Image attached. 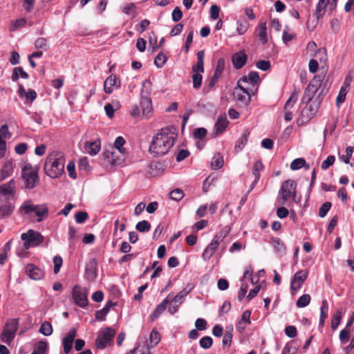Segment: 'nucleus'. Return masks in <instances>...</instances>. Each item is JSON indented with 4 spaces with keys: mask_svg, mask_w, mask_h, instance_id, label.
<instances>
[{
    "mask_svg": "<svg viewBox=\"0 0 354 354\" xmlns=\"http://www.w3.org/2000/svg\"><path fill=\"white\" fill-rule=\"evenodd\" d=\"M149 24L150 21L148 19H143L136 26V30L138 32H143L148 28Z\"/></svg>",
    "mask_w": 354,
    "mask_h": 354,
    "instance_id": "59",
    "label": "nucleus"
},
{
    "mask_svg": "<svg viewBox=\"0 0 354 354\" xmlns=\"http://www.w3.org/2000/svg\"><path fill=\"white\" fill-rule=\"evenodd\" d=\"M317 91L309 86L305 89L303 97L301 98L302 103L309 102L314 97Z\"/></svg>",
    "mask_w": 354,
    "mask_h": 354,
    "instance_id": "30",
    "label": "nucleus"
},
{
    "mask_svg": "<svg viewBox=\"0 0 354 354\" xmlns=\"http://www.w3.org/2000/svg\"><path fill=\"white\" fill-rule=\"evenodd\" d=\"M151 82L149 80H145L142 82V86L146 88V93L142 90L140 93L142 101L141 106L142 109V114L146 118H149L151 115L153 108L150 99L148 97V94L151 91Z\"/></svg>",
    "mask_w": 354,
    "mask_h": 354,
    "instance_id": "9",
    "label": "nucleus"
},
{
    "mask_svg": "<svg viewBox=\"0 0 354 354\" xmlns=\"http://www.w3.org/2000/svg\"><path fill=\"white\" fill-rule=\"evenodd\" d=\"M15 165L12 160H7L0 168V182L11 176L14 173Z\"/></svg>",
    "mask_w": 354,
    "mask_h": 354,
    "instance_id": "19",
    "label": "nucleus"
},
{
    "mask_svg": "<svg viewBox=\"0 0 354 354\" xmlns=\"http://www.w3.org/2000/svg\"><path fill=\"white\" fill-rule=\"evenodd\" d=\"M19 212L22 216L36 217L38 222L42 221L48 215V208L46 204L35 205L31 201H24Z\"/></svg>",
    "mask_w": 354,
    "mask_h": 354,
    "instance_id": "3",
    "label": "nucleus"
},
{
    "mask_svg": "<svg viewBox=\"0 0 354 354\" xmlns=\"http://www.w3.org/2000/svg\"><path fill=\"white\" fill-rule=\"evenodd\" d=\"M62 259L60 256H55L53 258L54 269L53 271L55 274L59 272L60 268L62 266Z\"/></svg>",
    "mask_w": 354,
    "mask_h": 354,
    "instance_id": "62",
    "label": "nucleus"
},
{
    "mask_svg": "<svg viewBox=\"0 0 354 354\" xmlns=\"http://www.w3.org/2000/svg\"><path fill=\"white\" fill-rule=\"evenodd\" d=\"M48 348V344L45 342H38L31 354H44Z\"/></svg>",
    "mask_w": 354,
    "mask_h": 354,
    "instance_id": "44",
    "label": "nucleus"
},
{
    "mask_svg": "<svg viewBox=\"0 0 354 354\" xmlns=\"http://www.w3.org/2000/svg\"><path fill=\"white\" fill-rule=\"evenodd\" d=\"M232 330H233V328H232V327H231L230 330L225 331V333L223 335V341H222L223 346H231V343H232Z\"/></svg>",
    "mask_w": 354,
    "mask_h": 354,
    "instance_id": "51",
    "label": "nucleus"
},
{
    "mask_svg": "<svg viewBox=\"0 0 354 354\" xmlns=\"http://www.w3.org/2000/svg\"><path fill=\"white\" fill-rule=\"evenodd\" d=\"M136 228L138 231L141 232H148L150 230L151 225L148 221L144 220L138 222L136 224Z\"/></svg>",
    "mask_w": 354,
    "mask_h": 354,
    "instance_id": "50",
    "label": "nucleus"
},
{
    "mask_svg": "<svg viewBox=\"0 0 354 354\" xmlns=\"http://www.w3.org/2000/svg\"><path fill=\"white\" fill-rule=\"evenodd\" d=\"M169 303V297H167L160 304L156 307L153 312L150 315V319L151 322L154 321L165 310Z\"/></svg>",
    "mask_w": 354,
    "mask_h": 354,
    "instance_id": "24",
    "label": "nucleus"
},
{
    "mask_svg": "<svg viewBox=\"0 0 354 354\" xmlns=\"http://www.w3.org/2000/svg\"><path fill=\"white\" fill-rule=\"evenodd\" d=\"M26 274L32 280H41L45 277V272L32 263H29L25 268Z\"/></svg>",
    "mask_w": 354,
    "mask_h": 354,
    "instance_id": "16",
    "label": "nucleus"
},
{
    "mask_svg": "<svg viewBox=\"0 0 354 354\" xmlns=\"http://www.w3.org/2000/svg\"><path fill=\"white\" fill-rule=\"evenodd\" d=\"M160 341V335L158 331L153 328L149 335V342L151 347H154L156 346Z\"/></svg>",
    "mask_w": 354,
    "mask_h": 354,
    "instance_id": "36",
    "label": "nucleus"
},
{
    "mask_svg": "<svg viewBox=\"0 0 354 354\" xmlns=\"http://www.w3.org/2000/svg\"><path fill=\"white\" fill-rule=\"evenodd\" d=\"M13 210L14 206L10 202L0 205V218L9 216L12 213Z\"/></svg>",
    "mask_w": 354,
    "mask_h": 354,
    "instance_id": "28",
    "label": "nucleus"
},
{
    "mask_svg": "<svg viewBox=\"0 0 354 354\" xmlns=\"http://www.w3.org/2000/svg\"><path fill=\"white\" fill-rule=\"evenodd\" d=\"M342 317V312L341 310H337L335 314L333 316L331 320V328L333 330L337 329L338 327L340 321Z\"/></svg>",
    "mask_w": 354,
    "mask_h": 354,
    "instance_id": "39",
    "label": "nucleus"
},
{
    "mask_svg": "<svg viewBox=\"0 0 354 354\" xmlns=\"http://www.w3.org/2000/svg\"><path fill=\"white\" fill-rule=\"evenodd\" d=\"M19 328V319H8L3 327V332L1 335L2 342L10 345L13 341L16 332Z\"/></svg>",
    "mask_w": 354,
    "mask_h": 354,
    "instance_id": "8",
    "label": "nucleus"
},
{
    "mask_svg": "<svg viewBox=\"0 0 354 354\" xmlns=\"http://www.w3.org/2000/svg\"><path fill=\"white\" fill-rule=\"evenodd\" d=\"M297 184L293 180H288L283 182L277 196V202L279 205H283L286 202L296 196Z\"/></svg>",
    "mask_w": 354,
    "mask_h": 354,
    "instance_id": "6",
    "label": "nucleus"
},
{
    "mask_svg": "<svg viewBox=\"0 0 354 354\" xmlns=\"http://www.w3.org/2000/svg\"><path fill=\"white\" fill-rule=\"evenodd\" d=\"M297 100V93L296 92H294L291 94L289 99L286 102L285 106H284V111H291V109L293 108Z\"/></svg>",
    "mask_w": 354,
    "mask_h": 354,
    "instance_id": "40",
    "label": "nucleus"
},
{
    "mask_svg": "<svg viewBox=\"0 0 354 354\" xmlns=\"http://www.w3.org/2000/svg\"><path fill=\"white\" fill-rule=\"evenodd\" d=\"M124 143H125V140L123 138V137L118 136L116 138V139L115 140L114 147H115V150H117L119 153L126 155L125 149L123 147Z\"/></svg>",
    "mask_w": 354,
    "mask_h": 354,
    "instance_id": "34",
    "label": "nucleus"
},
{
    "mask_svg": "<svg viewBox=\"0 0 354 354\" xmlns=\"http://www.w3.org/2000/svg\"><path fill=\"white\" fill-rule=\"evenodd\" d=\"M73 298L76 305L81 308H85L88 305V295L86 288L79 285L74 286L73 288Z\"/></svg>",
    "mask_w": 354,
    "mask_h": 354,
    "instance_id": "12",
    "label": "nucleus"
},
{
    "mask_svg": "<svg viewBox=\"0 0 354 354\" xmlns=\"http://www.w3.org/2000/svg\"><path fill=\"white\" fill-rule=\"evenodd\" d=\"M250 310H245L243 313L241 318L236 325V328L239 333H242L247 326L250 324Z\"/></svg>",
    "mask_w": 354,
    "mask_h": 354,
    "instance_id": "23",
    "label": "nucleus"
},
{
    "mask_svg": "<svg viewBox=\"0 0 354 354\" xmlns=\"http://www.w3.org/2000/svg\"><path fill=\"white\" fill-rule=\"evenodd\" d=\"M272 244L274 250L280 254H283L286 252V246L278 238H273L272 239Z\"/></svg>",
    "mask_w": 354,
    "mask_h": 354,
    "instance_id": "32",
    "label": "nucleus"
},
{
    "mask_svg": "<svg viewBox=\"0 0 354 354\" xmlns=\"http://www.w3.org/2000/svg\"><path fill=\"white\" fill-rule=\"evenodd\" d=\"M192 288L193 286L189 285L182 291L179 292L175 297H173L171 294L167 296L169 297V303L171 304L168 310L171 314H174L178 311V307L183 302L185 297L189 293Z\"/></svg>",
    "mask_w": 354,
    "mask_h": 354,
    "instance_id": "10",
    "label": "nucleus"
},
{
    "mask_svg": "<svg viewBox=\"0 0 354 354\" xmlns=\"http://www.w3.org/2000/svg\"><path fill=\"white\" fill-rule=\"evenodd\" d=\"M19 75L23 79H28V73L26 72H25L21 67H16V68H15L14 70H13L12 75V81H17L19 79Z\"/></svg>",
    "mask_w": 354,
    "mask_h": 354,
    "instance_id": "35",
    "label": "nucleus"
},
{
    "mask_svg": "<svg viewBox=\"0 0 354 354\" xmlns=\"http://www.w3.org/2000/svg\"><path fill=\"white\" fill-rule=\"evenodd\" d=\"M167 61V57L163 53H159L156 57L154 64L158 68H162Z\"/></svg>",
    "mask_w": 354,
    "mask_h": 354,
    "instance_id": "53",
    "label": "nucleus"
},
{
    "mask_svg": "<svg viewBox=\"0 0 354 354\" xmlns=\"http://www.w3.org/2000/svg\"><path fill=\"white\" fill-rule=\"evenodd\" d=\"M21 176L26 183V187L32 189L39 183L38 168L30 163H26L21 168Z\"/></svg>",
    "mask_w": 354,
    "mask_h": 354,
    "instance_id": "7",
    "label": "nucleus"
},
{
    "mask_svg": "<svg viewBox=\"0 0 354 354\" xmlns=\"http://www.w3.org/2000/svg\"><path fill=\"white\" fill-rule=\"evenodd\" d=\"M328 302L326 299H324L322 302V306L320 308V318H322V319H326L328 317Z\"/></svg>",
    "mask_w": 354,
    "mask_h": 354,
    "instance_id": "56",
    "label": "nucleus"
},
{
    "mask_svg": "<svg viewBox=\"0 0 354 354\" xmlns=\"http://www.w3.org/2000/svg\"><path fill=\"white\" fill-rule=\"evenodd\" d=\"M15 189V181L12 179L9 182L0 185V196L9 198L12 196Z\"/></svg>",
    "mask_w": 354,
    "mask_h": 354,
    "instance_id": "22",
    "label": "nucleus"
},
{
    "mask_svg": "<svg viewBox=\"0 0 354 354\" xmlns=\"http://www.w3.org/2000/svg\"><path fill=\"white\" fill-rule=\"evenodd\" d=\"M335 161V156L330 155L328 156L325 160H324L321 165V167L323 170L328 169L330 166H332Z\"/></svg>",
    "mask_w": 354,
    "mask_h": 354,
    "instance_id": "52",
    "label": "nucleus"
},
{
    "mask_svg": "<svg viewBox=\"0 0 354 354\" xmlns=\"http://www.w3.org/2000/svg\"><path fill=\"white\" fill-rule=\"evenodd\" d=\"M297 351V346H295L294 342L291 341L285 345L281 354H295Z\"/></svg>",
    "mask_w": 354,
    "mask_h": 354,
    "instance_id": "47",
    "label": "nucleus"
},
{
    "mask_svg": "<svg viewBox=\"0 0 354 354\" xmlns=\"http://www.w3.org/2000/svg\"><path fill=\"white\" fill-rule=\"evenodd\" d=\"M326 6V0H319L316 7V15L317 19H319L324 15Z\"/></svg>",
    "mask_w": 354,
    "mask_h": 354,
    "instance_id": "46",
    "label": "nucleus"
},
{
    "mask_svg": "<svg viewBox=\"0 0 354 354\" xmlns=\"http://www.w3.org/2000/svg\"><path fill=\"white\" fill-rule=\"evenodd\" d=\"M248 132H245L241 137L238 140L235 147H234V151L235 152L238 153L244 148L245 145H246L248 140Z\"/></svg>",
    "mask_w": 354,
    "mask_h": 354,
    "instance_id": "31",
    "label": "nucleus"
},
{
    "mask_svg": "<svg viewBox=\"0 0 354 354\" xmlns=\"http://www.w3.org/2000/svg\"><path fill=\"white\" fill-rule=\"evenodd\" d=\"M324 77V76L323 75H315L308 86L317 91L322 84Z\"/></svg>",
    "mask_w": 354,
    "mask_h": 354,
    "instance_id": "45",
    "label": "nucleus"
},
{
    "mask_svg": "<svg viewBox=\"0 0 354 354\" xmlns=\"http://www.w3.org/2000/svg\"><path fill=\"white\" fill-rule=\"evenodd\" d=\"M11 137L7 124H3L0 127V159L3 158L6 153V139Z\"/></svg>",
    "mask_w": 354,
    "mask_h": 354,
    "instance_id": "17",
    "label": "nucleus"
},
{
    "mask_svg": "<svg viewBox=\"0 0 354 354\" xmlns=\"http://www.w3.org/2000/svg\"><path fill=\"white\" fill-rule=\"evenodd\" d=\"M115 331L109 328L102 329L96 339V346L100 349L104 348L114 337Z\"/></svg>",
    "mask_w": 354,
    "mask_h": 354,
    "instance_id": "14",
    "label": "nucleus"
},
{
    "mask_svg": "<svg viewBox=\"0 0 354 354\" xmlns=\"http://www.w3.org/2000/svg\"><path fill=\"white\" fill-rule=\"evenodd\" d=\"M241 78H245L246 86H250V88L259 82V75L256 71H252L248 76H243Z\"/></svg>",
    "mask_w": 354,
    "mask_h": 354,
    "instance_id": "27",
    "label": "nucleus"
},
{
    "mask_svg": "<svg viewBox=\"0 0 354 354\" xmlns=\"http://www.w3.org/2000/svg\"><path fill=\"white\" fill-rule=\"evenodd\" d=\"M95 263L90 262V263L87 266L86 268V274L88 279L93 280L96 277V273L95 270Z\"/></svg>",
    "mask_w": 354,
    "mask_h": 354,
    "instance_id": "49",
    "label": "nucleus"
},
{
    "mask_svg": "<svg viewBox=\"0 0 354 354\" xmlns=\"http://www.w3.org/2000/svg\"><path fill=\"white\" fill-rule=\"evenodd\" d=\"M35 46L37 49L47 50L48 48L47 40L45 38L37 39L35 41Z\"/></svg>",
    "mask_w": 354,
    "mask_h": 354,
    "instance_id": "58",
    "label": "nucleus"
},
{
    "mask_svg": "<svg viewBox=\"0 0 354 354\" xmlns=\"http://www.w3.org/2000/svg\"><path fill=\"white\" fill-rule=\"evenodd\" d=\"M263 168V165L261 163V161H256L254 164L253 168H252V174L254 176V183H256L259 178H260V174L259 171L262 170Z\"/></svg>",
    "mask_w": 354,
    "mask_h": 354,
    "instance_id": "41",
    "label": "nucleus"
},
{
    "mask_svg": "<svg viewBox=\"0 0 354 354\" xmlns=\"http://www.w3.org/2000/svg\"><path fill=\"white\" fill-rule=\"evenodd\" d=\"M100 148L101 143L98 139L92 142H86L84 145L86 151L91 156L96 155L100 151Z\"/></svg>",
    "mask_w": 354,
    "mask_h": 354,
    "instance_id": "25",
    "label": "nucleus"
},
{
    "mask_svg": "<svg viewBox=\"0 0 354 354\" xmlns=\"http://www.w3.org/2000/svg\"><path fill=\"white\" fill-rule=\"evenodd\" d=\"M39 332L45 336H49L53 333V326L50 323L44 322L40 326Z\"/></svg>",
    "mask_w": 354,
    "mask_h": 354,
    "instance_id": "42",
    "label": "nucleus"
},
{
    "mask_svg": "<svg viewBox=\"0 0 354 354\" xmlns=\"http://www.w3.org/2000/svg\"><path fill=\"white\" fill-rule=\"evenodd\" d=\"M66 169L68 171V176L73 179H75L77 174L75 172V165L74 162L70 161L66 166Z\"/></svg>",
    "mask_w": 354,
    "mask_h": 354,
    "instance_id": "61",
    "label": "nucleus"
},
{
    "mask_svg": "<svg viewBox=\"0 0 354 354\" xmlns=\"http://www.w3.org/2000/svg\"><path fill=\"white\" fill-rule=\"evenodd\" d=\"M21 239L24 241V246L26 249L37 246L43 241L42 235L33 230H29L27 232L21 234Z\"/></svg>",
    "mask_w": 354,
    "mask_h": 354,
    "instance_id": "11",
    "label": "nucleus"
},
{
    "mask_svg": "<svg viewBox=\"0 0 354 354\" xmlns=\"http://www.w3.org/2000/svg\"><path fill=\"white\" fill-rule=\"evenodd\" d=\"M225 59L223 58H220L216 64V69H215V76H221V73L223 72L225 69Z\"/></svg>",
    "mask_w": 354,
    "mask_h": 354,
    "instance_id": "54",
    "label": "nucleus"
},
{
    "mask_svg": "<svg viewBox=\"0 0 354 354\" xmlns=\"http://www.w3.org/2000/svg\"><path fill=\"white\" fill-rule=\"evenodd\" d=\"M88 217V215L85 212H79L75 215V219L77 223H83Z\"/></svg>",
    "mask_w": 354,
    "mask_h": 354,
    "instance_id": "64",
    "label": "nucleus"
},
{
    "mask_svg": "<svg viewBox=\"0 0 354 354\" xmlns=\"http://www.w3.org/2000/svg\"><path fill=\"white\" fill-rule=\"evenodd\" d=\"M331 207V203H329V202H326L324 203L319 208V216L321 217V218H323L324 217L326 214L328 213V212L329 211V209H330Z\"/></svg>",
    "mask_w": 354,
    "mask_h": 354,
    "instance_id": "60",
    "label": "nucleus"
},
{
    "mask_svg": "<svg viewBox=\"0 0 354 354\" xmlns=\"http://www.w3.org/2000/svg\"><path fill=\"white\" fill-rule=\"evenodd\" d=\"M308 272L306 270H301L297 272L290 283V291L292 295L296 294L301 288L303 283L306 280Z\"/></svg>",
    "mask_w": 354,
    "mask_h": 354,
    "instance_id": "13",
    "label": "nucleus"
},
{
    "mask_svg": "<svg viewBox=\"0 0 354 354\" xmlns=\"http://www.w3.org/2000/svg\"><path fill=\"white\" fill-rule=\"evenodd\" d=\"M170 197L174 201H179L184 197V192L180 189H174L170 192Z\"/></svg>",
    "mask_w": 354,
    "mask_h": 354,
    "instance_id": "55",
    "label": "nucleus"
},
{
    "mask_svg": "<svg viewBox=\"0 0 354 354\" xmlns=\"http://www.w3.org/2000/svg\"><path fill=\"white\" fill-rule=\"evenodd\" d=\"M311 300L310 295L305 294L301 295L297 301L296 305L298 308H304L307 306Z\"/></svg>",
    "mask_w": 354,
    "mask_h": 354,
    "instance_id": "37",
    "label": "nucleus"
},
{
    "mask_svg": "<svg viewBox=\"0 0 354 354\" xmlns=\"http://www.w3.org/2000/svg\"><path fill=\"white\" fill-rule=\"evenodd\" d=\"M120 86V81L113 74L110 75L104 81V89L106 93H111L114 87Z\"/></svg>",
    "mask_w": 354,
    "mask_h": 354,
    "instance_id": "20",
    "label": "nucleus"
},
{
    "mask_svg": "<svg viewBox=\"0 0 354 354\" xmlns=\"http://www.w3.org/2000/svg\"><path fill=\"white\" fill-rule=\"evenodd\" d=\"M257 31H258V36L259 37L260 41L263 44L267 43L268 37H267L266 23V22L260 23L258 26Z\"/></svg>",
    "mask_w": 354,
    "mask_h": 354,
    "instance_id": "29",
    "label": "nucleus"
},
{
    "mask_svg": "<svg viewBox=\"0 0 354 354\" xmlns=\"http://www.w3.org/2000/svg\"><path fill=\"white\" fill-rule=\"evenodd\" d=\"M213 344V339L209 336H205L200 339V346L204 349L209 348Z\"/></svg>",
    "mask_w": 354,
    "mask_h": 354,
    "instance_id": "48",
    "label": "nucleus"
},
{
    "mask_svg": "<svg viewBox=\"0 0 354 354\" xmlns=\"http://www.w3.org/2000/svg\"><path fill=\"white\" fill-rule=\"evenodd\" d=\"M306 160L302 158H298L295 159L290 163V169L292 170H297L304 167H306Z\"/></svg>",
    "mask_w": 354,
    "mask_h": 354,
    "instance_id": "43",
    "label": "nucleus"
},
{
    "mask_svg": "<svg viewBox=\"0 0 354 354\" xmlns=\"http://www.w3.org/2000/svg\"><path fill=\"white\" fill-rule=\"evenodd\" d=\"M65 159L62 153L53 151L48 154L44 164V171L52 178L59 177L64 172Z\"/></svg>",
    "mask_w": 354,
    "mask_h": 354,
    "instance_id": "2",
    "label": "nucleus"
},
{
    "mask_svg": "<svg viewBox=\"0 0 354 354\" xmlns=\"http://www.w3.org/2000/svg\"><path fill=\"white\" fill-rule=\"evenodd\" d=\"M231 232V227L225 225L214 236L211 243L205 248L201 257L204 261H208L218 248L219 245L223 241Z\"/></svg>",
    "mask_w": 354,
    "mask_h": 354,
    "instance_id": "4",
    "label": "nucleus"
},
{
    "mask_svg": "<svg viewBox=\"0 0 354 354\" xmlns=\"http://www.w3.org/2000/svg\"><path fill=\"white\" fill-rule=\"evenodd\" d=\"M228 125V121L225 114L220 115L216 120L215 123L216 134L218 135L225 131V129Z\"/></svg>",
    "mask_w": 354,
    "mask_h": 354,
    "instance_id": "26",
    "label": "nucleus"
},
{
    "mask_svg": "<svg viewBox=\"0 0 354 354\" xmlns=\"http://www.w3.org/2000/svg\"><path fill=\"white\" fill-rule=\"evenodd\" d=\"M76 336V330L75 328H71L67 335L62 339V345L64 352L68 354L71 352L73 344Z\"/></svg>",
    "mask_w": 354,
    "mask_h": 354,
    "instance_id": "18",
    "label": "nucleus"
},
{
    "mask_svg": "<svg viewBox=\"0 0 354 354\" xmlns=\"http://www.w3.org/2000/svg\"><path fill=\"white\" fill-rule=\"evenodd\" d=\"M26 24V20L24 18H19L16 20L12 21L10 25V30L15 31L21 28H23Z\"/></svg>",
    "mask_w": 354,
    "mask_h": 354,
    "instance_id": "33",
    "label": "nucleus"
},
{
    "mask_svg": "<svg viewBox=\"0 0 354 354\" xmlns=\"http://www.w3.org/2000/svg\"><path fill=\"white\" fill-rule=\"evenodd\" d=\"M105 159L112 165L122 166L124 163L126 155L120 154L118 151H107L104 153Z\"/></svg>",
    "mask_w": 354,
    "mask_h": 354,
    "instance_id": "15",
    "label": "nucleus"
},
{
    "mask_svg": "<svg viewBox=\"0 0 354 354\" xmlns=\"http://www.w3.org/2000/svg\"><path fill=\"white\" fill-rule=\"evenodd\" d=\"M353 152L354 147H348L346 149V155L340 156V160H342L346 164H348L350 162V158Z\"/></svg>",
    "mask_w": 354,
    "mask_h": 354,
    "instance_id": "57",
    "label": "nucleus"
},
{
    "mask_svg": "<svg viewBox=\"0 0 354 354\" xmlns=\"http://www.w3.org/2000/svg\"><path fill=\"white\" fill-rule=\"evenodd\" d=\"M245 78H241L237 82L236 86L233 91V97L239 104L248 105L251 100L252 88L246 86Z\"/></svg>",
    "mask_w": 354,
    "mask_h": 354,
    "instance_id": "5",
    "label": "nucleus"
},
{
    "mask_svg": "<svg viewBox=\"0 0 354 354\" xmlns=\"http://www.w3.org/2000/svg\"><path fill=\"white\" fill-rule=\"evenodd\" d=\"M350 337V330L344 328L339 333V339L342 343H346Z\"/></svg>",
    "mask_w": 354,
    "mask_h": 354,
    "instance_id": "63",
    "label": "nucleus"
},
{
    "mask_svg": "<svg viewBox=\"0 0 354 354\" xmlns=\"http://www.w3.org/2000/svg\"><path fill=\"white\" fill-rule=\"evenodd\" d=\"M247 59L248 56L243 50L236 53L232 55L233 65L237 69L241 68L245 64Z\"/></svg>",
    "mask_w": 354,
    "mask_h": 354,
    "instance_id": "21",
    "label": "nucleus"
},
{
    "mask_svg": "<svg viewBox=\"0 0 354 354\" xmlns=\"http://www.w3.org/2000/svg\"><path fill=\"white\" fill-rule=\"evenodd\" d=\"M223 165V159L221 156L217 154L212 158L211 167L213 169H218Z\"/></svg>",
    "mask_w": 354,
    "mask_h": 354,
    "instance_id": "38",
    "label": "nucleus"
},
{
    "mask_svg": "<svg viewBox=\"0 0 354 354\" xmlns=\"http://www.w3.org/2000/svg\"><path fill=\"white\" fill-rule=\"evenodd\" d=\"M177 131L174 127L162 128L153 136L149 151L154 156H163L174 146Z\"/></svg>",
    "mask_w": 354,
    "mask_h": 354,
    "instance_id": "1",
    "label": "nucleus"
}]
</instances>
